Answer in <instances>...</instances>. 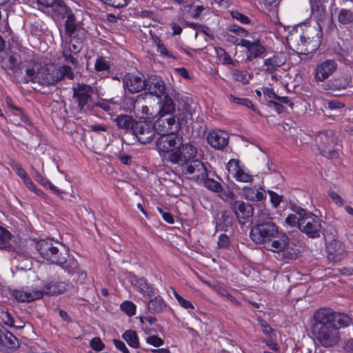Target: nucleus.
I'll list each match as a JSON object with an SVG mask.
<instances>
[{
    "instance_id": "2eb2a0df",
    "label": "nucleus",
    "mask_w": 353,
    "mask_h": 353,
    "mask_svg": "<svg viewBox=\"0 0 353 353\" xmlns=\"http://www.w3.org/2000/svg\"><path fill=\"white\" fill-rule=\"evenodd\" d=\"M338 64L334 59H327L316 65L314 70V79L317 83L323 82L331 77L337 70Z\"/></svg>"
},
{
    "instance_id": "423d86ee",
    "label": "nucleus",
    "mask_w": 353,
    "mask_h": 353,
    "mask_svg": "<svg viewBox=\"0 0 353 353\" xmlns=\"http://www.w3.org/2000/svg\"><path fill=\"white\" fill-rule=\"evenodd\" d=\"M316 141L322 155L329 159L338 157L339 145L338 138L333 130H327L319 132Z\"/></svg>"
},
{
    "instance_id": "a19ab883",
    "label": "nucleus",
    "mask_w": 353,
    "mask_h": 353,
    "mask_svg": "<svg viewBox=\"0 0 353 353\" xmlns=\"http://www.w3.org/2000/svg\"><path fill=\"white\" fill-rule=\"evenodd\" d=\"M122 336L132 347L137 348L139 347V339L136 332L133 330H127L123 334Z\"/></svg>"
},
{
    "instance_id": "473e14b6",
    "label": "nucleus",
    "mask_w": 353,
    "mask_h": 353,
    "mask_svg": "<svg viewBox=\"0 0 353 353\" xmlns=\"http://www.w3.org/2000/svg\"><path fill=\"white\" fill-rule=\"evenodd\" d=\"M351 80L347 77H339L334 78L328 81L327 85L332 90H341L347 88Z\"/></svg>"
},
{
    "instance_id": "49530a36",
    "label": "nucleus",
    "mask_w": 353,
    "mask_h": 353,
    "mask_svg": "<svg viewBox=\"0 0 353 353\" xmlns=\"http://www.w3.org/2000/svg\"><path fill=\"white\" fill-rule=\"evenodd\" d=\"M94 69L97 72L109 71L110 70V63L103 57H98L95 61Z\"/></svg>"
},
{
    "instance_id": "13d9d810",
    "label": "nucleus",
    "mask_w": 353,
    "mask_h": 353,
    "mask_svg": "<svg viewBox=\"0 0 353 353\" xmlns=\"http://www.w3.org/2000/svg\"><path fill=\"white\" fill-rule=\"evenodd\" d=\"M146 342L154 347H159L164 343L163 340L156 335L148 336L146 339Z\"/></svg>"
},
{
    "instance_id": "58836bf2",
    "label": "nucleus",
    "mask_w": 353,
    "mask_h": 353,
    "mask_svg": "<svg viewBox=\"0 0 353 353\" xmlns=\"http://www.w3.org/2000/svg\"><path fill=\"white\" fill-rule=\"evenodd\" d=\"M292 210L295 214H289L285 219V223L290 226H297L299 228L300 213L301 210H304V209L294 206Z\"/></svg>"
},
{
    "instance_id": "20e7f679",
    "label": "nucleus",
    "mask_w": 353,
    "mask_h": 353,
    "mask_svg": "<svg viewBox=\"0 0 353 353\" xmlns=\"http://www.w3.org/2000/svg\"><path fill=\"white\" fill-rule=\"evenodd\" d=\"M34 248L43 259L61 266L68 274L78 270L77 261L70 256L68 248L60 242L52 239H41L34 242Z\"/></svg>"
},
{
    "instance_id": "774afa93",
    "label": "nucleus",
    "mask_w": 353,
    "mask_h": 353,
    "mask_svg": "<svg viewBox=\"0 0 353 353\" xmlns=\"http://www.w3.org/2000/svg\"><path fill=\"white\" fill-rule=\"evenodd\" d=\"M113 343L114 344L115 347L120 350L123 353H130L122 341L119 339H114Z\"/></svg>"
},
{
    "instance_id": "7ed1b4c3",
    "label": "nucleus",
    "mask_w": 353,
    "mask_h": 353,
    "mask_svg": "<svg viewBox=\"0 0 353 353\" xmlns=\"http://www.w3.org/2000/svg\"><path fill=\"white\" fill-rule=\"evenodd\" d=\"M65 31L61 34L62 55L65 61L76 68L78 61L75 57L83 48V42L86 37L87 30L83 23L73 13H69L65 23Z\"/></svg>"
},
{
    "instance_id": "69168bd1",
    "label": "nucleus",
    "mask_w": 353,
    "mask_h": 353,
    "mask_svg": "<svg viewBox=\"0 0 353 353\" xmlns=\"http://www.w3.org/2000/svg\"><path fill=\"white\" fill-rule=\"evenodd\" d=\"M13 170L16 172L17 174L21 179L26 178L28 175L24 169L18 163H14L12 165Z\"/></svg>"
},
{
    "instance_id": "72a5a7b5",
    "label": "nucleus",
    "mask_w": 353,
    "mask_h": 353,
    "mask_svg": "<svg viewBox=\"0 0 353 353\" xmlns=\"http://www.w3.org/2000/svg\"><path fill=\"white\" fill-rule=\"evenodd\" d=\"M34 178L43 186L49 188L53 193L61 197L62 194L65 193L64 191L57 188L50 181L45 178L37 170L34 171Z\"/></svg>"
},
{
    "instance_id": "0eeeda50",
    "label": "nucleus",
    "mask_w": 353,
    "mask_h": 353,
    "mask_svg": "<svg viewBox=\"0 0 353 353\" xmlns=\"http://www.w3.org/2000/svg\"><path fill=\"white\" fill-rule=\"evenodd\" d=\"M299 230L310 239H317L321 236L322 221L314 213L304 209L301 210Z\"/></svg>"
},
{
    "instance_id": "a878e982",
    "label": "nucleus",
    "mask_w": 353,
    "mask_h": 353,
    "mask_svg": "<svg viewBox=\"0 0 353 353\" xmlns=\"http://www.w3.org/2000/svg\"><path fill=\"white\" fill-rule=\"evenodd\" d=\"M12 295L19 302H30L41 298L43 296V292L42 290L30 291L28 289L22 288L14 290Z\"/></svg>"
},
{
    "instance_id": "4be33fe9",
    "label": "nucleus",
    "mask_w": 353,
    "mask_h": 353,
    "mask_svg": "<svg viewBox=\"0 0 353 353\" xmlns=\"http://www.w3.org/2000/svg\"><path fill=\"white\" fill-rule=\"evenodd\" d=\"M145 90L148 93L161 97L165 92V86L163 79L159 76H151L145 79Z\"/></svg>"
},
{
    "instance_id": "f257e3e1",
    "label": "nucleus",
    "mask_w": 353,
    "mask_h": 353,
    "mask_svg": "<svg viewBox=\"0 0 353 353\" xmlns=\"http://www.w3.org/2000/svg\"><path fill=\"white\" fill-rule=\"evenodd\" d=\"M312 334L324 347L336 345L341 340L339 330L348 327L351 318L345 313L334 310L331 307H321L314 313Z\"/></svg>"
},
{
    "instance_id": "aec40b11",
    "label": "nucleus",
    "mask_w": 353,
    "mask_h": 353,
    "mask_svg": "<svg viewBox=\"0 0 353 353\" xmlns=\"http://www.w3.org/2000/svg\"><path fill=\"white\" fill-rule=\"evenodd\" d=\"M231 208L241 224H245L248 222L253 214L252 206L242 201H236L232 203Z\"/></svg>"
},
{
    "instance_id": "f704fd0d",
    "label": "nucleus",
    "mask_w": 353,
    "mask_h": 353,
    "mask_svg": "<svg viewBox=\"0 0 353 353\" xmlns=\"http://www.w3.org/2000/svg\"><path fill=\"white\" fill-rule=\"evenodd\" d=\"M66 285L63 282L51 281L45 286L43 294L56 295L63 293L65 290Z\"/></svg>"
},
{
    "instance_id": "6ab92c4d",
    "label": "nucleus",
    "mask_w": 353,
    "mask_h": 353,
    "mask_svg": "<svg viewBox=\"0 0 353 353\" xmlns=\"http://www.w3.org/2000/svg\"><path fill=\"white\" fill-rule=\"evenodd\" d=\"M313 28L299 26L296 28L289 36L288 40L292 44L299 46H305L314 39L312 36Z\"/></svg>"
},
{
    "instance_id": "cd10ccee",
    "label": "nucleus",
    "mask_w": 353,
    "mask_h": 353,
    "mask_svg": "<svg viewBox=\"0 0 353 353\" xmlns=\"http://www.w3.org/2000/svg\"><path fill=\"white\" fill-rule=\"evenodd\" d=\"M243 197L251 201H261L266 197L264 189L259 188L245 186L243 188Z\"/></svg>"
},
{
    "instance_id": "37998d69",
    "label": "nucleus",
    "mask_w": 353,
    "mask_h": 353,
    "mask_svg": "<svg viewBox=\"0 0 353 353\" xmlns=\"http://www.w3.org/2000/svg\"><path fill=\"white\" fill-rule=\"evenodd\" d=\"M232 77L236 81L242 83L243 85L248 84L252 78V75L248 72L239 70L233 71Z\"/></svg>"
},
{
    "instance_id": "338daca9",
    "label": "nucleus",
    "mask_w": 353,
    "mask_h": 353,
    "mask_svg": "<svg viewBox=\"0 0 353 353\" xmlns=\"http://www.w3.org/2000/svg\"><path fill=\"white\" fill-rule=\"evenodd\" d=\"M327 107L330 110H339L345 107V104L337 100H332L328 101Z\"/></svg>"
},
{
    "instance_id": "c03bdc74",
    "label": "nucleus",
    "mask_w": 353,
    "mask_h": 353,
    "mask_svg": "<svg viewBox=\"0 0 353 353\" xmlns=\"http://www.w3.org/2000/svg\"><path fill=\"white\" fill-rule=\"evenodd\" d=\"M8 99H6L7 104L12 109H16L19 111V116L21 118V121H23L24 123L27 124L28 126H30V128H27L28 130L34 134V132H37V129L32 126V123L30 121L29 119L27 117V116L22 112V110L20 108H18L10 104L9 102Z\"/></svg>"
},
{
    "instance_id": "bb28decb",
    "label": "nucleus",
    "mask_w": 353,
    "mask_h": 353,
    "mask_svg": "<svg viewBox=\"0 0 353 353\" xmlns=\"http://www.w3.org/2000/svg\"><path fill=\"white\" fill-rule=\"evenodd\" d=\"M149 298L150 300L147 303V310L150 313L156 314L165 311L167 303L160 295H154Z\"/></svg>"
},
{
    "instance_id": "9d476101",
    "label": "nucleus",
    "mask_w": 353,
    "mask_h": 353,
    "mask_svg": "<svg viewBox=\"0 0 353 353\" xmlns=\"http://www.w3.org/2000/svg\"><path fill=\"white\" fill-rule=\"evenodd\" d=\"M155 133L159 134H170L176 133L179 129V123L169 114H159V119L153 124Z\"/></svg>"
},
{
    "instance_id": "6e6d98bb",
    "label": "nucleus",
    "mask_w": 353,
    "mask_h": 353,
    "mask_svg": "<svg viewBox=\"0 0 353 353\" xmlns=\"http://www.w3.org/2000/svg\"><path fill=\"white\" fill-rule=\"evenodd\" d=\"M174 295L177 300L179 304L185 309H194L193 305L188 300L183 299L175 290H174Z\"/></svg>"
},
{
    "instance_id": "680f3d73",
    "label": "nucleus",
    "mask_w": 353,
    "mask_h": 353,
    "mask_svg": "<svg viewBox=\"0 0 353 353\" xmlns=\"http://www.w3.org/2000/svg\"><path fill=\"white\" fill-rule=\"evenodd\" d=\"M90 346L97 351L102 350L105 347L103 343L99 337H95L90 341Z\"/></svg>"
},
{
    "instance_id": "8fccbe9b",
    "label": "nucleus",
    "mask_w": 353,
    "mask_h": 353,
    "mask_svg": "<svg viewBox=\"0 0 353 353\" xmlns=\"http://www.w3.org/2000/svg\"><path fill=\"white\" fill-rule=\"evenodd\" d=\"M228 98L231 102L234 103L239 104L249 108H253L254 107L252 102L248 99L236 97L232 94H229Z\"/></svg>"
},
{
    "instance_id": "603ef678",
    "label": "nucleus",
    "mask_w": 353,
    "mask_h": 353,
    "mask_svg": "<svg viewBox=\"0 0 353 353\" xmlns=\"http://www.w3.org/2000/svg\"><path fill=\"white\" fill-rule=\"evenodd\" d=\"M121 310L129 316L135 314L136 305L131 301H125L121 304Z\"/></svg>"
},
{
    "instance_id": "2f4dec72",
    "label": "nucleus",
    "mask_w": 353,
    "mask_h": 353,
    "mask_svg": "<svg viewBox=\"0 0 353 353\" xmlns=\"http://www.w3.org/2000/svg\"><path fill=\"white\" fill-rule=\"evenodd\" d=\"M0 350H12L17 347V338L10 332H7L6 334H0Z\"/></svg>"
},
{
    "instance_id": "f3484780",
    "label": "nucleus",
    "mask_w": 353,
    "mask_h": 353,
    "mask_svg": "<svg viewBox=\"0 0 353 353\" xmlns=\"http://www.w3.org/2000/svg\"><path fill=\"white\" fill-rule=\"evenodd\" d=\"M123 87L132 94L139 93L145 90V78L143 74H126L123 79Z\"/></svg>"
},
{
    "instance_id": "f8f14e48",
    "label": "nucleus",
    "mask_w": 353,
    "mask_h": 353,
    "mask_svg": "<svg viewBox=\"0 0 353 353\" xmlns=\"http://www.w3.org/2000/svg\"><path fill=\"white\" fill-rule=\"evenodd\" d=\"M137 140L143 144L150 143L155 137L153 124L147 121H137L132 131Z\"/></svg>"
},
{
    "instance_id": "052dcab7",
    "label": "nucleus",
    "mask_w": 353,
    "mask_h": 353,
    "mask_svg": "<svg viewBox=\"0 0 353 353\" xmlns=\"http://www.w3.org/2000/svg\"><path fill=\"white\" fill-rule=\"evenodd\" d=\"M104 3L115 7V8H122L124 7L127 4V0H101Z\"/></svg>"
},
{
    "instance_id": "5701e85b",
    "label": "nucleus",
    "mask_w": 353,
    "mask_h": 353,
    "mask_svg": "<svg viewBox=\"0 0 353 353\" xmlns=\"http://www.w3.org/2000/svg\"><path fill=\"white\" fill-rule=\"evenodd\" d=\"M229 135L223 130H213L208 134V143L214 149L222 150L228 144Z\"/></svg>"
},
{
    "instance_id": "ea45409f",
    "label": "nucleus",
    "mask_w": 353,
    "mask_h": 353,
    "mask_svg": "<svg viewBox=\"0 0 353 353\" xmlns=\"http://www.w3.org/2000/svg\"><path fill=\"white\" fill-rule=\"evenodd\" d=\"M215 52L220 63L223 65L231 64L232 65H236V61H233L223 48L221 47L215 48Z\"/></svg>"
},
{
    "instance_id": "4d7b16f0",
    "label": "nucleus",
    "mask_w": 353,
    "mask_h": 353,
    "mask_svg": "<svg viewBox=\"0 0 353 353\" xmlns=\"http://www.w3.org/2000/svg\"><path fill=\"white\" fill-rule=\"evenodd\" d=\"M268 192L270 195V201H271V203H272L273 207L277 208V206L282 201L283 196L281 195H279L278 194H276V192H274L272 190H268Z\"/></svg>"
},
{
    "instance_id": "ddd939ff",
    "label": "nucleus",
    "mask_w": 353,
    "mask_h": 353,
    "mask_svg": "<svg viewBox=\"0 0 353 353\" xmlns=\"http://www.w3.org/2000/svg\"><path fill=\"white\" fill-rule=\"evenodd\" d=\"M281 239H284V245L281 248L277 249H272V252H277L281 255V259L285 263L290 261L295 260L298 258L299 254V250L296 245L290 240L288 236L285 233L281 234Z\"/></svg>"
},
{
    "instance_id": "393cba45",
    "label": "nucleus",
    "mask_w": 353,
    "mask_h": 353,
    "mask_svg": "<svg viewBox=\"0 0 353 353\" xmlns=\"http://www.w3.org/2000/svg\"><path fill=\"white\" fill-rule=\"evenodd\" d=\"M144 98L141 95L137 96L136 99H130V103L132 105V110L137 117L141 119H152V113L147 105L143 104Z\"/></svg>"
},
{
    "instance_id": "c756f323",
    "label": "nucleus",
    "mask_w": 353,
    "mask_h": 353,
    "mask_svg": "<svg viewBox=\"0 0 353 353\" xmlns=\"http://www.w3.org/2000/svg\"><path fill=\"white\" fill-rule=\"evenodd\" d=\"M312 15L319 22L323 21L325 19V8L321 0H310Z\"/></svg>"
},
{
    "instance_id": "e2e57ef3",
    "label": "nucleus",
    "mask_w": 353,
    "mask_h": 353,
    "mask_svg": "<svg viewBox=\"0 0 353 353\" xmlns=\"http://www.w3.org/2000/svg\"><path fill=\"white\" fill-rule=\"evenodd\" d=\"M230 245V238L228 235L222 234L219 237L218 245L221 248H225Z\"/></svg>"
},
{
    "instance_id": "0e129e2a",
    "label": "nucleus",
    "mask_w": 353,
    "mask_h": 353,
    "mask_svg": "<svg viewBox=\"0 0 353 353\" xmlns=\"http://www.w3.org/2000/svg\"><path fill=\"white\" fill-rule=\"evenodd\" d=\"M268 222L272 221V218L270 217L268 210L263 209L259 214L258 220L256 222Z\"/></svg>"
},
{
    "instance_id": "e433bc0d",
    "label": "nucleus",
    "mask_w": 353,
    "mask_h": 353,
    "mask_svg": "<svg viewBox=\"0 0 353 353\" xmlns=\"http://www.w3.org/2000/svg\"><path fill=\"white\" fill-rule=\"evenodd\" d=\"M338 21L342 25L353 24V11L350 9L342 8L337 16Z\"/></svg>"
},
{
    "instance_id": "4468645a",
    "label": "nucleus",
    "mask_w": 353,
    "mask_h": 353,
    "mask_svg": "<svg viewBox=\"0 0 353 353\" xmlns=\"http://www.w3.org/2000/svg\"><path fill=\"white\" fill-rule=\"evenodd\" d=\"M183 171L185 174L190 175V179L200 182L208 176L207 168L199 159H193L183 165Z\"/></svg>"
},
{
    "instance_id": "b1692460",
    "label": "nucleus",
    "mask_w": 353,
    "mask_h": 353,
    "mask_svg": "<svg viewBox=\"0 0 353 353\" xmlns=\"http://www.w3.org/2000/svg\"><path fill=\"white\" fill-rule=\"evenodd\" d=\"M286 61V58L283 53H275L272 57L265 59L263 64V70L268 74H272L279 68L281 67Z\"/></svg>"
},
{
    "instance_id": "f03ea898",
    "label": "nucleus",
    "mask_w": 353,
    "mask_h": 353,
    "mask_svg": "<svg viewBox=\"0 0 353 353\" xmlns=\"http://www.w3.org/2000/svg\"><path fill=\"white\" fill-rule=\"evenodd\" d=\"M20 70L25 72L19 82L28 83L32 82L41 86L54 85L65 78L72 80L74 73L72 68L67 65L57 66L53 63L42 64L30 59L21 63Z\"/></svg>"
},
{
    "instance_id": "a211bd4d",
    "label": "nucleus",
    "mask_w": 353,
    "mask_h": 353,
    "mask_svg": "<svg viewBox=\"0 0 353 353\" xmlns=\"http://www.w3.org/2000/svg\"><path fill=\"white\" fill-rule=\"evenodd\" d=\"M326 253L329 261L339 262L346 256V251L342 242L336 239L327 241Z\"/></svg>"
},
{
    "instance_id": "4c0bfd02",
    "label": "nucleus",
    "mask_w": 353,
    "mask_h": 353,
    "mask_svg": "<svg viewBox=\"0 0 353 353\" xmlns=\"http://www.w3.org/2000/svg\"><path fill=\"white\" fill-rule=\"evenodd\" d=\"M175 111V105L172 99L168 95H165L163 101V103L159 110V114H172Z\"/></svg>"
},
{
    "instance_id": "dca6fc26",
    "label": "nucleus",
    "mask_w": 353,
    "mask_h": 353,
    "mask_svg": "<svg viewBox=\"0 0 353 353\" xmlns=\"http://www.w3.org/2000/svg\"><path fill=\"white\" fill-rule=\"evenodd\" d=\"M240 46L246 49V61H251L261 57L266 52V48L261 42L259 39L250 41L241 39Z\"/></svg>"
},
{
    "instance_id": "412c9836",
    "label": "nucleus",
    "mask_w": 353,
    "mask_h": 353,
    "mask_svg": "<svg viewBox=\"0 0 353 353\" xmlns=\"http://www.w3.org/2000/svg\"><path fill=\"white\" fill-rule=\"evenodd\" d=\"M227 168L228 172L239 182L250 183L253 181V176L241 168L238 160H230Z\"/></svg>"
},
{
    "instance_id": "5fc2aeb1",
    "label": "nucleus",
    "mask_w": 353,
    "mask_h": 353,
    "mask_svg": "<svg viewBox=\"0 0 353 353\" xmlns=\"http://www.w3.org/2000/svg\"><path fill=\"white\" fill-rule=\"evenodd\" d=\"M221 223L223 227H231L233 223V217L229 211H224L221 215Z\"/></svg>"
},
{
    "instance_id": "3c124183",
    "label": "nucleus",
    "mask_w": 353,
    "mask_h": 353,
    "mask_svg": "<svg viewBox=\"0 0 353 353\" xmlns=\"http://www.w3.org/2000/svg\"><path fill=\"white\" fill-rule=\"evenodd\" d=\"M155 43L157 46V51L159 52L161 55L165 56L168 58L176 59V57L173 55L172 52L169 51L165 45L161 42V41L159 39H157L155 41Z\"/></svg>"
},
{
    "instance_id": "c85d7f7f",
    "label": "nucleus",
    "mask_w": 353,
    "mask_h": 353,
    "mask_svg": "<svg viewBox=\"0 0 353 353\" xmlns=\"http://www.w3.org/2000/svg\"><path fill=\"white\" fill-rule=\"evenodd\" d=\"M132 283L136 290L143 294L144 296L151 297L155 294L154 288L143 277H134L132 280Z\"/></svg>"
},
{
    "instance_id": "1a4fd4ad",
    "label": "nucleus",
    "mask_w": 353,
    "mask_h": 353,
    "mask_svg": "<svg viewBox=\"0 0 353 353\" xmlns=\"http://www.w3.org/2000/svg\"><path fill=\"white\" fill-rule=\"evenodd\" d=\"M181 137L176 133L161 135L156 141V148L159 154L170 162V157L181 144Z\"/></svg>"
},
{
    "instance_id": "de8ad7c7",
    "label": "nucleus",
    "mask_w": 353,
    "mask_h": 353,
    "mask_svg": "<svg viewBox=\"0 0 353 353\" xmlns=\"http://www.w3.org/2000/svg\"><path fill=\"white\" fill-rule=\"evenodd\" d=\"M258 321L261 326L262 332L269 339H273V338L276 336L274 330L272 329L265 321L259 319Z\"/></svg>"
},
{
    "instance_id": "9b49d317",
    "label": "nucleus",
    "mask_w": 353,
    "mask_h": 353,
    "mask_svg": "<svg viewBox=\"0 0 353 353\" xmlns=\"http://www.w3.org/2000/svg\"><path fill=\"white\" fill-rule=\"evenodd\" d=\"M197 154L196 148L189 143H183L181 139V144L178 145L177 150L170 157V162L177 164L180 162H189L194 159Z\"/></svg>"
},
{
    "instance_id": "6e6552de",
    "label": "nucleus",
    "mask_w": 353,
    "mask_h": 353,
    "mask_svg": "<svg viewBox=\"0 0 353 353\" xmlns=\"http://www.w3.org/2000/svg\"><path fill=\"white\" fill-rule=\"evenodd\" d=\"M73 97L78 103L81 112H90L94 110V101L92 99L93 88L87 84L78 83L72 88Z\"/></svg>"
},
{
    "instance_id": "79ce46f5",
    "label": "nucleus",
    "mask_w": 353,
    "mask_h": 353,
    "mask_svg": "<svg viewBox=\"0 0 353 353\" xmlns=\"http://www.w3.org/2000/svg\"><path fill=\"white\" fill-rule=\"evenodd\" d=\"M10 239V232L0 227V249H8L11 246Z\"/></svg>"
},
{
    "instance_id": "7c9ffc66",
    "label": "nucleus",
    "mask_w": 353,
    "mask_h": 353,
    "mask_svg": "<svg viewBox=\"0 0 353 353\" xmlns=\"http://www.w3.org/2000/svg\"><path fill=\"white\" fill-rule=\"evenodd\" d=\"M114 121L119 129L130 130L132 132L135 123L137 121H135L131 116L121 114L117 116Z\"/></svg>"
},
{
    "instance_id": "a18cd8bd",
    "label": "nucleus",
    "mask_w": 353,
    "mask_h": 353,
    "mask_svg": "<svg viewBox=\"0 0 353 353\" xmlns=\"http://www.w3.org/2000/svg\"><path fill=\"white\" fill-rule=\"evenodd\" d=\"M201 182H203L204 186L211 191L214 192H221L222 191L221 183L213 179L208 178V176Z\"/></svg>"
},
{
    "instance_id": "c9c22d12",
    "label": "nucleus",
    "mask_w": 353,
    "mask_h": 353,
    "mask_svg": "<svg viewBox=\"0 0 353 353\" xmlns=\"http://www.w3.org/2000/svg\"><path fill=\"white\" fill-rule=\"evenodd\" d=\"M50 7L52 8L54 14L61 18L66 17L67 19L68 14L72 13L70 10H68V7L62 0H55L54 3L52 4Z\"/></svg>"
},
{
    "instance_id": "bf43d9fd",
    "label": "nucleus",
    "mask_w": 353,
    "mask_h": 353,
    "mask_svg": "<svg viewBox=\"0 0 353 353\" xmlns=\"http://www.w3.org/2000/svg\"><path fill=\"white\" fill-rule=\"evenodd\" d=\"M231 15L233 19H236L243 24H248L250 23V19L245 14H243L238 11H232Z\"/></svg>"
},
{
    "instance_id": "864d4df0",
    "label": "nucleus",
    "mask_w": 353,
    "mask_h": 353,
    "mask_svg": "<svg viewBox=\"0 0 353 353\" xmlns=\"http://www.w3.org/2000/svg\"><path fill=\"white\" fill-rule=\"evenodd\" d=\"M205 283L220 296L225 297L228 295V292L226 290V288L223 286V285L219 283H216L213 284L207 281H205Z\"/></svg>"
},
{
    "instance_id": "39448f33",
    "label": "nucleus",
    "mask_w": 353,
    "mask_h": 353,
    "mask_svg": "<svg viewBox=\"0 0 353 353\" xmlns=\"http://www.w3.org/2000/svg\"><path fill=\"white\" fill-rule=\"evenodd\" d=\"M277 225L273 221L256 222L250 230V236L253 242L271 251L275 247L281 248L285 239H281Z\"/></svg>"
},
{
    "instance_id": "09e8293b",
    "label": "nucleus",
    "mask_w": 353,
    "mask_h": 353,
    "mask_svg": "<svg viewBox=\"0 0 353 353\" xmlns=\"http://www.w3.org/2000/svg\"><path fill=\"white\" fill-rule=\"evenodd\" d=\"M0 319L2 322L9 327H16L17 328H22L23 326H16L14 323V319L11 314L8 311L0 310Z\"/></svg>"
}]
</instances>
